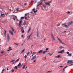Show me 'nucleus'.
Returning <instances> with one entry per match:
<instances>
[{
    "instance_id": "1",
    "label": "nucleus",
    "mask_w": 73,
    "mask_h": 73,
    "mask_svg": "<svg viewBox=\"0 0 73 73\" xmlns=\"http://www.w3.org/2000/svg\"><path fill=\"white\" fill-rule=\"evenodd\" d=\"M57 38H58V40H59V41H60V43H61V44H64V45H66V44H65L62 41H61V40L60 39V38H59L58 37H57Z\"/></svg>"
},
{
    "instance_id": "2",
    "label": "nucleus",
    "mask_w": 73,
    "mask_h": 73,
    "mask_svg": "<svg viewBox=\"0 0 73 73\" xmlns=\"http://www.w3.org/2000/svg\"><path fill=\"white\" fill-rule=\"evenodd\" d=\"M42 0H40V2H38L37 7H38V5H40L41 4H42Z\"/></svg>"
},
{
    "instance_id": "3",
    "label": "nucleus",
    "mask_w": 73,
    "mask_h": 73,
    "mask_svg": "<svg viewBox=\"0 0 73 73\" xmlns=\"http://www.w3.org/2000/svg\"><path fill=\"white\" fill-rule=\"evenodd\" d=\"M20 29L22 33H24V29L23 27H21Z\"/></svg>"
},
{
    "instance_id": "4",
    "label": "nucleus",
    "mask_w": 73,
    "mask_h": 73,
    "mask_svg": "<svg viewBox=\"0 0 73 73\" xmlns=\"http://www.w3.org/2000/svg\"><path fill=\"white\" fill-rule=\"evenodd\" d=\"M72 63H73V61L71 60H68L67 61V64H72Z\"/></svg>"
},
{
    "instance_id": "5",
    "label": "nucleus",
    "mask_w": 73,
    "mask_h": 73,
    "mask_svg": "<svg viewBox=\"0 0 73 73\" xmlns=\"http://www.w3.org/2000/svg\"><path fill=\"white\" fill-rule=\"evenodd\" d=\"M64 51H65V50L63 49L62 50L58 51V53H64Z\"/></svg>"
},
{
    "instance_id": "6",
    "label": "nucleus",
    "mask_w": 73,
    "mask_h": 73,
    "mask_svg": "<svg viewBox=\"0 0 73 73\" xmlns=\"http://www.w3.org/2000/svg\"><path fill=\"white\" fill-rule=\"evenodd\" d=\"M22 21L21 20H20L19 22V24L20 27H21V24H22Z\"/></svg>"
},
{
    "instance_id": "7",
    "label": "nucleus",
    "mask_w": 73,
    "mask_h": 73,
    "mask_svg": "<svg viewBox=\"0 0 73 73\" xmlns=\"http://www.w3.org/2000/svg\"><path fill=\"white\" fill-rule=\"evenodd\" d=\"M37 57V55H35L32 58H31V60H33L36 57Z\"/></svg>"
},
{
    "instance_id": "8",
    "label": "nucleus",
    "mask_w": 73,
    "mask_h": 73,
    "mask_svg": "<svg viewBox=\"0 0 73 73\" xmlns=\"http://www.w3.org/2000/svg\"><path fill=\"white\" fill-rule=\"evenodd\" d=\"M9 40H10V37H9V34H7V40L8 41H9Z\"/></svg>"
},
{
    "instance_id": "9",
    "label": "nucleus",
    "mask_w": 73,
    "mask_h": 73,
    "mask_svg": "<svg viewBox=\"0 0 73 73\" xmlns=\"http://www.w3.org/2000/svg\"><path fill=\"white\" fill-rule=\"evenodd\" d=\"M51 36L53 40L54 41L55 40V38H54V36H53V34H51Z\"/></svg>"
},
{
    "instance_id": "10",
    "label": "nucleus",
    "mask_w": 73,
    "mask_h": 73,
    "mask_svg": "<svg viewBox=\"0 0 73 73\" xmlns=\"http://www.w3.org/2000/svg\"><path fill=\"white\" fill-rule=\"evenodd\" d=\"M9 32L10 33H11V34L12 35V36H13V32L11 30H9Z\"/></svg>"
},
{
    "instance_id": "11",
    "label": "nucleus",
    "mask_w": 73,
    "mask_h": 73,
    "mask_svg": "<svg viewBox=\"0 0 73 73\" xmlns=\"http://www.w3.org/2000/svg\"><path fill=\"white\" fill-rule=\"evenodd\" d=\"M63 25H64L65 27H67V25H66V23H65L64 24H62V26H63Z\"/></svg>"
},
{
    "instance_id": "12",
    "label": "nucleus",
    "mask_w": 73,
    "mask_h": 73,
    "mask_svg": "<svg viewBox=\"0 0 73 73\" xmlns=\"http://www.w3.org/2000/svg\"><path fill=\"white\" fill-rule=\"evenodd\" d=\"M45 4L46 5H49V6H50V3L48 2H46L45 3Z\"/></svg>"
},
{
    "instance_id": "13",
    "label": "nucleus",
    "mask_w": 73,
    "mask_h": 73,
    "mask_svg": "<svg viewBox=\"0 0 73 73\" xmlns=\"http://www.w3.org/2000/svg\"><path fill=\"white\" fill-rule=\"evenodd\" d=\"M4 31H5L4 36L5 37H6V33H7V31H6V30H4Z\"/></svg>"
},
{
    "instance_id": "14",
    "label": "nucleus",
    "mask_w": 73,
    "mask_h": 73,
    "mask_svg": "<svg viewBox=\"0 0 73 73\" xmlns=\"http://www.w3.org/2000/svg\"><path fill=\"white\" fill-rule=\"evenodd\" d=\"M19 60H20V58H19L18 59H17V60H16L15 62H18V61H19Z\"/></svg>"
},
{
    "instance_id": "15",
    "label": "nucleus",
    "mask_w": 73,
    "mask_h": 73,
    "mask_svg": "<svg viewBox=\"0 0 73 73\" xmlns=\"http://www.w3.org/2000/svg\"><path fill=\"white\" fill-rule=\"evenodd\" d=\"M72 23H73V22L72 21H70V22L69 23V25H71V24H72Z\"/></svg>"
},
{
    "instance_id": "16",
    "label": "nucleus",
    "mask_w": 73,
    "mask_h": 73,
    "mask_svg": "<svg viewBox=\"0 0 73 73\" xmlns=\"http://www.w3.org/2000/svg\"><path fill=\"white\" fill-rule=\"evenodd\" d=\"M42 52V50H41L38 51V53H41Z\"/></svg>"
},
{
    "instance_id": "17",
    "label": "nucleus",
    "mask_w": 73,
    "mask_h": 73,
    "mask_svg": "<svg viewBox=\"0 0 73 73\" xmlns=\"http://www.w3.org/2000/svg\"><path fill=\"white\" fill-rule=\"evenodd\" d=\"M67 56H68V57H70V56H72V54L70 53L69 54L67 55Z\"/></svg>"
},
{
    "instance_id": "18",
    "label": "nucleus",
    "mask_w": 73,
    "mask_h": 73,
    "mask_svg": "<svg viewBox=\"0 0 73 73\" xmlns=\"http://www.w3.org/2000/svg\"><path fill=\"white\" fill-rule=\"evenodd\" d=\"M25 49L24 48V49H23L22 51H21V53H23V52H24V51H25Z\"/></svg>"
},
{
    "instance_id": "19",
    "label": "nucleus",
    "mask_w": 73,
    "mask_h": 73,
    "mask_svg": "<svg viewBox=\"0 0 73 73\" xmlns=\"http://www.w3.org/2000/svg\"><path fill=\"white\" fill-rule=\"evenodd\" d=\"M59 49H62V48H64V47H63L62 46H60L59 47Z\"/></svg>"
},
{
    "instance_id": "20",
    "label": "nucleus",
    "mask_w": 73,
    "mask_h": 73,
    "mask_svg": "<svg viewBox=\"0 0 73 73\" xmlns=\"http://www.w3.org/2000/svg\"><path fill=\"white\" fill-rule=\"evenodd\" d=\"M26 23H27V22H26V21H24L23 23V25H25L26 24Z\"/></svg>"
},
{
    "instance_id": "21",
    "label": "nucleus",
    "mask_w": 73,
    "mask_h": 73,
    "mask_svg": "<svg viewBox=\"0 0 73 73\" xmlns=\"http://www.w3.org/2000/svg\"><path fill=\"white\" fill-rule=\"evenodd\" d=\"M55 57H56V58H60V55H58L57 56H56Z\"/></svg>"
},
{
    "instance_id": "22",
    "label": "nucleus",
    "mask_w": 73,
    "mask_h": 73,
    "mask_svg": "<svg viewBox=\"0 0 73 73\" xmlns=\"http://www.w3.org/2000/svg\"><path fill=\"white\" fill-rule=\"evenodd\" d=\"M43 6L44 7V8H45V9H46V6L45 5H43Z\"/></svg>"
},
{
    "instance_id": "23",
    "label": "nucleus",
    "mask_w": 73,
    "mask_h": 73,
    "mask_svg": "<svg viewBox=\"0 0 73 73\" xmlns=\"http://www.w3.org/2000/svg\"><path fill=\"white\" fill-rule=\"evenodd\" d=\"M39 37V33L37 32V37Z\"/></svg>"
},
{
    "instance_id": "24",
    "label": "nucleus",
    "mask_w": 73,
    "mask_h": 73,
    "mask_svg": "<svg viewBox=\"0 0 73 73\" xmlns=\"http://www.w3.org/2000/svg\"><path fill=\"white\" fill-rule=\"evenodd\" d=\"M20 65H21V63H19L18 65L17 66H20Z\"/></svg>"
},
{
    "instance_id": "25",
    "label": "nucleus",
    "mask_w": 73,
    "mask_h": 73,
    "mask_svg": "<svg viewBox=\"0 0 73 73\" xmlns=\"http://www.w3.org/2000/svg\"><path fill=\"white\" fill-rule=\"evenodd\" d=\"M25 65H24L23 66V67L22 68V69H24V68L25 67Z\"/></svg>"
},
{
    "instance_id": "26",
    "label": "nucleus",
    "mask_w": 73,
    "mask_h": 73,
    "mask_svg": "<svg viewBox=\"0 0 73 73\" xmlns=\"http://www.w3.org/2000/svg\"><path fill=\"white\" fill-rule=\"evenodd\" d=\"M11 47H9V50H8V51H10L11 50Z\"/></svg>"
},
{
    "instance_id": "27",
    "label": "nucleus",
    "mask_w": 73,
    "mask_h": 73,
    "mask_svg": "<svg viewBox=\"0 0 73 73\" xmlns=\"http://www.w3.org/2000/svg\"><path fill=\"white\" fill-rule=\"evenodd\" d=\"M31 28H29V30H28V31H27L28 33H29V31H30V30H31Z\"/></svg>"
},
{
    "instance_id": "28",
    "label": "nucleus",
    "mask_w": 73,
    "mask_h": 73,
    "mask_svg": "<svg viewBox=\"0 0 73 73\" xmlns=\"http://www.w3.org/2000/svg\"><path fill=\"white\" fill-rule=\"evenodd\" d=\"M46 52H47V50H46V51H43V54H45V53Z\"/></svg>"
},
{
    "instance_id": "29",
    "label": "nucleus",
    "mask_w": 73,
    "mask_h": 73,
    "mask_svg": "<svg viewBox=\"0 0 73 73\" xmlns=\"http://www.w3.org/2000/svg\"><path fill=\"white\" fill-rule=\"evenodd\" d=\"M49 54L50 56H51V55H52V54H53V53H52L50 54V53H48L47 54Z\"/></svg>"
},
{
    "instance_id": "30",
    "label": "nucleus",
    "mask_w": 73,
    "mask_h": 73,
    "mask_svg": "<svg viewBox=\"0 0 73 73\" xmlns=\"http://www.w3.org/2000/svg\"><path fill=\"white\" fill-rule=\"evenodd\" d=\"M30 53V52H29V51H28L27 53V55L28 56V55H29V54Z\"/></svg>"
},
{
    "instance_id": "31",
    "label": "nucleus",
    "mask_w": 73,
    "mask_h": 73,
    "mask_svg": "<svg viewBox=\"0 0 73 73\" xmlns=\"http://www.w3.org/2000/svg\"><path fill=\"white\" fill-rule=\"evenodd\" d=\"M5 70V69H3L2 70L1 73H3V72H4V71Z\"/></svg>"
},
{
    "instance_id": "32",
    "label": "nucleus",
    "mask_w": 73,
    "mask_h": 73,
    "mask_svg": "<svg viewBox=\"0 0 73 73\" xmlns=\"http://www.w3.org/2000/svg\"><path fill=\"white\" fill-rule=\"evenodd\" d=\"M11 72H13L15 71V69H12L11 70Z\"/></svg>"
},
{
    "instance_id": "33",
    "label": "nucleus",
    "mask_w": 73,
    "mask_h": 73,
    "mask_svg": "<svg viewBox=\"0 0 73 73\" xmlns=\"http://www.w3.org/2000/svg\"><path fill=\"white\" fill-rule=\"evenodd\" d=\"M35 8H34V9H32V11L33 12V11H34V12H35Z\"/></svg>"
},
{
    "instance_id": "34",
    "label": "nucleus",
    "mask_w": 73,
    "mask_h": 73,
    "mask_svg": "<svg viewBox=\"0 0 73 73\" xmlns=\"http://www.w3.org/2000/svg\"><path fill=\"white\" fill-rule=\"evenodd\" d=\"M11 29L12 31H13V32H14V31H15V30H14V29H13V28L12 27L11 28Z\"/></svg>"
},
{
    "instance_id": "35",
    "label": "nucleus",
    "mask_w": 73,
    "mask_h": 73,
    "mask_svg": "<svg viewBox=\"0 0 73 73\" xmlns=\"http://www.w3.org/2000/svg\"><path fill=\"white\" fill-rule=\"evenodd\" d=\"M24 17H22L21 18V20H23V19H24Z\"/></svg>"
},
{
    "instance_id": "36",
    "label": "nucleus",
    "mask_w": 73,
    "mask_h": 73,
    "mask_svg": "<svg viewBox=\"0 0 73 73\" xmlns=\"http://www.w3.org/2000/svg\"><path fill=\"white\" fill-rule=\"evenodd\" d=\"M14 68L15 69H17V68H17V66H15L14 67Z\"/></svg>"
},
{
    "instance_id": "37",
    "label": "nucleus",
    "mask_w": 73,
    "mask_h": 73,
    "mask_svg": "<svg viewBox=\"0 0 73 73\" xmlns=\"http://www.w3.org/2000/svg\"><path fill=\"white\" fill-rule=\"evenodd\" d=\"M27 56L26 55H25L24 56L25 59H26V58H27Z\"/></svg>"
},
{
    "instance_id": "38",
    "label": "nucleus",
    "mask_w": 73,
    "mask_h": 73,
    "mask_svg": "<svg viewBox=\"0 0 73 73\" xmlns=\"http://www.w3.org/2000/svg\"><path fill=\"white\" fill-rule=\"evenodd\" d=\"M65 70V68H64L63 70V72H64Z\"/></svg>"
},
{
    "instance_id": "39",
    "label": "nucleus",
    "mask_w": 73,
    "mask_h": 73,
    "mask_svg": "<svg viewBox=\"0 0 73 73\" xmlns=\"http://www.w3.org/2000/svg\"><path fill=\"white\" fill-rule=\"evenodd\" d=\"M30 37H31V35H29L28 39H29V38H30Z\"/></svg>"
},
{
    "instance_id": "40",
    "label": "nucleus",
    "mask_w": 73,
    "mask_h": 73,
    "mask_svg": "<svg viewBox=\"0 0 73 73\" xmlns=\"http://www.w3.org/2000/svg\"><path fill=\"white\" fill-rule=\"evenodd\" d=\"M50 72H52V71H47V73H50Z\"/></svg>"
},
{
    "instance_id": "41",
    "label": "nucleus",
    "mask_w": 73,
    "mask_h": 73,
    "mask_svg": "<svg viewBox=\"0 0 73 73\" xmlns=\"http://www.w3.org/2000/svg\"><path fill=\"white\" fill-rule=\"evenodd\" d=\"M36 53V52H33L32 53L33 55L34 54H35Z\"/></svg>"
},
{
    "instance_id": "42",
    "label": "nucleus",
    "mask_w": 73,
    "mask_h": 73,
    "mask_svg": "<svg viewBox=\"0 0 73 73\" xmlns=\"http://www.w3.org/2000/svg\"><path fill=\"white\" fill-rule=\"evenodd\" d=\"M14 44H15V45H18V44L17 43H15Z\"/></svg>"
},
{
    "instance_id": "43",
    "label": "nucleus",
    "mask_w": 73,
    "mask_h": 73,
    "mask_svg": "<svg viewBox=\"0 0 73 73\" xmlns=\"http://www.w3.org/2000/svg\"><path fill=\"white\" fill-rule=\"evenodd\" d=\"M3 15H4V16H5V15L4 14H1V16H3Z\"/></svg>"
},
{
    "instance_id": "44",
    "label": "nucleus",
    "mask_w": 73,
    "mask_h": 73,
    "mask_svg": "<svg viewBox=\"0 0 73 73\" xmlns=\"http://www.w3.org/2000/svg\"><path fill=\"white\" fill-rule=\"evenodd\" d=\"M14 61H15V60H13L11 61H10L11 62H13Z\"/></svg>"
},
{
    "instance_id": "45",
    "label": "nucleus",
    "mask_w": 73,
    "mask_h": 73,
    "mask_svg": "<svg viewBox=\"0 0 73 73\" xmlns=\"http://www.w3.org/2000/svg\"><path fill=\"white\" fill-rule=\"evenodd\" d=\"M57 25V27H58V26H60V24H58Z\"/></svg>"
},
{
    "instance_id": "46",
    "label": "nucleus",
    "mask_w": 73,
    "mask_h": 73,
    "mask_svg": "<svg viewBox=\"0 0 73 73\" xmlns=\"http://www.w3.org/2000/svg\"><path fill=\"white\" fill-rule=\"evenodd\" d=\"M4 52V51H2L1 52V53H3V52Z\"/></svg>"
},
{
    "instance_id": "47",
    "label": "nucleus",
    "mask_w": 73,
    "mask_h": 73,
    "mask_svg": "<svg viewBox=\"0 0 73 73\" xmlns=\"http://www.w3.org/2000/svg\"><path fill=\"white\" fill-rule=\"evenodd\" d=\"M25 20H28V18H27V17H25Z\"/></svg>"
},
{
    "instance_id": "48",
    "label": "nucleus",
    "mask_w": 73,
    "mask_h": 73,
    "mask_svg": "<svg viewBox=\"0 0 73 73\" xmlns=\"http://www.w3.org/2000/svg\"><path fill=\"white\" fill-rule=\"evenodd\" d=\"M64 66H61L59 67V68H62V67H63Z\"/></svg>"
},
{
    "instance_id": "49",
    "label": "nucleus",
    "mask_w": 73,
    "mask_h": 73,
    "mask_svg": "<svg viewBox=\"0 0 73 73\" xmlns=\"http://www.w3.org/2000/svg\"><path fill=\"white\" fill-rule=\"evenodd\" d=\"M67 53V54H69V52H66Z\"/></svg>"
},
{
    "instance_id": "50",
    "label": "nucleus",
    "mask_w": 73,
    "mask_h": 73,
    "mask_svg": "<svg viewBox=\"0 0 73 73\" xmlns=\"http://www.w3.org/2000/svg\"><path fill=\"white\" fill-rule=\"evenodd\" d=\"M67 13H68V14H69L70 13V12L69 11H68L67 12Z\"/></svg>"
},
{
    "instance_id": "51",
    "label": "nucleus",
    "mask_w": 73,
    "mask_h": 73,
    "mask_svg": "<svg viewBox=\"0 0 73 73\" xmlns=\"http://www.w3.org/2000/svg\"><path fill=\"white\" fill-rule=\"evenodd\" d=\"M19 8H16V10L17 11H18V10H19Z\"/></svg>"
},
{
    "instance_id": "52",
    "label": "nucleus",
    "mask_w": 73,
    "mask_h": 73,
    "mask_svg": "<svg viewBox=\"0 0 73 73\" xmlns=\"http://www.w3.org/2000/svg\"><path fill=\"white\" fill-rule=\"evenodd\" d=\"M46 50H49V48H46Z\"/></svg>"
},
{
    "instance_id": "53",
    "label": "nucleus",
    "mask_w": 73,
    "mask_h": 73,
    "mask_svg": "<svg viewBox=\"0 0 73 73\" xmlns=\"http://www.w3.org/2000/svg\"><path fill=\"white\" fill-rule=\"evenodd\" d=\"M37 12V10H36V11H34V12Z\"/></svg>"
},
{
    "instance_id": "54",
    "label": "nucleus",
    "mask_w": 73,
    "mask_h": 73,
    "mask_svg": "<svg viewBox=\"0 0 73 73\" xmlns=\"http://www.w3.org/2000/svg\"><path fill=\"white\" fill-rule=\"evenodd\" d=\"M69 25H67V27H68V26H69Z\"/></svg>"
},
{
    "instance_id": "55",
    "label": "nucleus",
    "mask_w": 73,
    "mask_h": 73,
    "mask_svg": "<svg viewBox=\"0 0 73 73\" xmlns=\"http://www.w3.org/2000/svg\"><path fill=\"white\" fill-rule=\"evenodd\" d=\"M32 35V33L30 35H29V36H31V35Z\"/></svg>"
},
{
    "instance_id": "56",
    "label": "nucleus",
    "mask_w": 73,
    "mask_h": 73,
    "mask_svg": "<svg viewBox=\"0 0 73 73\" xmlns=\"http://www.w3.org/2000/svg\"><path fill=\"white\" fill-rule=\"evenodd\" d=\"M67 67H68V66H66L64 68L65 69V68H67Z\"/></svg>"
},
{
    "instance_id": "57",
    "label": "nucleus",
    "mask_w": 73,
    "mask_h": 73,
    "mask_svg": "<svg viewBox=\"0 0 73 73\" xmlns=\"http://www.w3.org/2000/svg\"><path fill=\"white\" fill-rule=\"evenodd\" d=\"M21 37H24V35H21Z\"/></svg>"
},
{
    "instance_id": "58",
    "label": "nucleus",
    "mask_w": 73,
    "mask_h": 73,
    "mask_svg": "<svg viewBox=\"0 0 73 73\" xmlns=\"http://www.w3.org/2000/svg\"><path fill=\"white\" fill-rule=\"evenodd\" d=\"M36 60H35L34 61V62H36Z\"/></svg>"
},
{
    "instance_id": "59",
    "label": "nucleus",
    "mask_w": 73,
    "mask_h": 73,
    "mask_svg": "<svg viewBox=\"0 0 73 73\" xmlns=\"http://www.w3.org/2000/svg\"><path fill=\"white\" fill-rule=\"evenodd\" d=\"M66 31H64L63 32V33H66Z\"/></svg>"
},
{
    "instance_id": "60",
    "label": "nucleus",
    "mask_w": 73,
    "mask_h": 73,
    "mask_svg": "<svg viewBox=\"0 0 73 73\" xmlns=\"http://www.w3.org/2000/svg\"><path fill=\"white\" fill-rule=\"evenodd\" d=\"M31 54H32V51H31Z\"/></svg>"
},
{
    "instance_id": "61",
    "label": "nucleus",
    "mask_w": 73,
    "mask_h": 73,
    "mask_svg": "<svg viewBox=\"0 0 73 73\" xmlns=\"http://www.w3.org/2000/svg\"><path fill=\"white\" fill-rule=\"evenodd\" d=\"M24 5H27V3H25L24 4Z\"/></svg>"
},
{
    "instance_id": "62",
    "label": "nucleus",
    "mask_w": 73,
    "mask_h": 73,
    "mask_svg": "<svg viewBox=\"0 0 73 73\" xmlns=\"http://www.w3.org/2000/svg\"><path fill=\"white\" fill-rule=\"evenodd\" d=\"M27 15V14H26L25 15V16H26V15Z\"/></svg>"
},
{
    "instance_id": "63",
    "label": "nucleus",
    "mask_w": 73,
    "mask_h": 73,
    "mask_svg": "<svg viewBox=\"0 0 73 73\" xmlns=\"http://www.w3.org/2000/svg\"><path fill=\"white\" fill-rule=\"evenodd\" d=\"M32 46H33V45H32L31 46V47L32 48Z\"/></svg>"
},
{
    "instance_id": "64",
    "label": "nucleus",
    "mask_w": 73,
    "mask_h": 73,
    "mask_svg": "<svg viewBox=\"0 0 73 73\" xmlns=\"http://www.w3.org/2000/svg\"><path fill=\"white\" fill-rule=\"evenodd\" d=\"M14 20H15V18H13Z\"/></svg>"
}]
</instances>
